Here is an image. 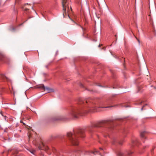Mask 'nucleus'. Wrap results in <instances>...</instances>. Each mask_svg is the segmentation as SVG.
Segmentation results:
<instances>
[{
	"label": "nucleus",
	"mask_w": 156,
	"mask_h": 156,
	"mask_svg": "<svg viewBox=\"0 0 156 156\" xmlns=\"http://www.w3.org/2000/svg\"><path fill=\"white\" fill-rule=\"evenodd\" d=\"M96 101L91 98H88L84 101L81 99L79 100L80 104L85 103L87 105L88 107L89 108V110L87 112L82 111L80 109H76L72 110L68 114L69 118L68 119L77 118L79 115H82L83 113L87 112H88L95 110L97 106L96 105Z\"/></svg>",
	"instance_id": "nucleus-1"
},
{
	"label": "nucleus",
	"mask_w": 156,
	"mask_h": 156,
	"mask_svg": "<svg viewBox=\"0 0 156 156\" xmlns=\"http://www.w3.org/2000/svg\"><path fill=\"white\" fill-rule=\"evenodd\" d=\"M83 130H78L74 131L73 133L69 132L67 134V136L70 142L74 146H77L79 144V141L78 138L80 136L82 137H84Z\"/></svg>",
	"instance_id": "nucleus-2"
},
{
	"label": "nucleus",
	"mask_w": 156,
	"mask_h": 156,
	"mask_svg": "<svg viewBox=\"0 0 156 156\" xmlns=\"http://www.w3.org/2000/svg\"><path fill=\"white\" fill-rule=\"evenodd\" d=\"M62 5L63 10V15L64 17H65L66 16H67L69 17L68 15L69 8L68 3L67 0H62Z\"/></svg>",
	"instance_id": "nucleus-3"
},
{
	"label": "nucleus",
	"mask_w": 156,
	"mask_h": 156,
	"mask_svg": "<svg viewBox=\"0 0 156 156\" xmlns=\"http://www.w3.org/2000/svg\"><path fill=\"white\" fill-rule=\"evenodd\" d=\"M40 88H42L43 90H47L48 92H54V90L52 88H51L48 87H45L44 85H41L40 87Z\"/></svg>",
	"instance_id": "nucleus-4"
},
{
	"label": "nucleus",
	"mask_w": 156,
	"mask_h": 156,
	"mask_svg": "<svg viewBox=\"0 0 156 156\" xmlns=\"http://www.w3.org/2000/svg\"><path fill=\"white\" fill-rule=\"evenodd\" d=\"M119 106H121L122 107V104L121 103L119 104H118L115 105H114V106H108V107H102V108H111V107H119ZM99 108H102V107H98Z\"/></svg>",
	"instance_id": "nucleus-5"
},
{
	"label": "nucleus",
	"mask_w": 156,
	"mask_h": 156,
	"mask_svg": "<svg viewBox=\"0 0 156 156\" xmlns=\"http://www.w3.org/2000/svg\"><path fill=\"white\" fill-rule=\"evenodd\" d=\"M42 145L43 147H41L40 146L39 147H38L39 149H42L45 150H47L48 149V147H45L43 144H42Z\"/></svg>",
	"instance_id": "nucleus-6"
},
{
	"label": "nucleus",
	"mask_w": 156,
	"mask_h": 156,
	"mask_svg": "<svg viewBox=\"0 0 156 156\" xmlns=\"http://www.w3.org/2000/svg\"><path fill=\"white\" fill-rule=\"evenodd\" d=\"M145 133H146V132L145 131H144V132H141L140 133V137L142 138H144L145 135Z\"/></svg>",
	"instance_id": "nucleus-7"
},
{
	"label": "nucleus",
	"mask_w": 156,
	"mask_h": 156,
	"mask_svg": "<svg viewBox=\"0 0 156 156\" xmlns=\"http://www.w3.org/2000/svg\"><path fill=\"white\" fill-rule=\"evenodd\" d=\"M116 141V138L115 137H113L112 138V144H114V142Z\"/></svg>",
	"instance_id": "nucleus-8"
},
{
	"label": "nucleus",
	"mask_w": 156,
	"mask_h": 156,
	"mask_svg": "<svg viewBox=\"0 0 156 156\" xmlns=\"http://www.w3.org/2000/svg\"><path fill=\"white\" fill-rule=\"evenodd\" d=\"M67 119V118L64 117H61L59 119H58V120H65L66 119Z\"/></svg>",
	"instance_id": "nucleus-9"
},
{
	"label": "nucleus",
	"mask_w": 156,
	"mask_h": 156,
	"mask_svg": "<svg viewBox=\"0 0 156 156\" xmlns=\"http://www.w3.org/2000/svg\"><path fill=\"white\" fill-rule=\"evenodd\" d=\"M123 155V154L122 152H120L118 154V156H122Z\"/></svg>",
	"instance_id": "nucleus-10"
},
{
	"label": "nucleus",
	"mask_w": 156,
	"mask_h": 156,
	"mask_svg": "<svg viewBox=\"0 0 156 156\" xmlns=\"http://www.w3.org/2000/svg\"><path fill=\"white\" fill-rule=\"evenodd\" d=\"M4 55H0V60H3V58H4Z\"/></svg>",
	"instance_id": "nucleus-11"
},
{
	"label": "nucleus",
	"mask_w": 156,
	"mask_h": 156,
	"mask_svg": "<svg viewBox=\"0 0 156 156\" xmlns=\"http://www.w3.org/2000/svg\"><path fill=\"white\" fill-rule=\"evenodd\" d=\"M138 143V141H137V140H135V141H132V143L134 144H136V143Z\"/></svg>",
	"instance_id": "nucleus-12"
},
{
	"label": "nucleus",
	"mask_w": 156,
	"mask_h": 156,
	"mask_svg": "<svg viewBox=\"0 0 156 156\" xmlns=\"http://www.w3.org/2000/svg\"><path fill=\"white\" fill-rule=\"evenodd\" d=\"M50 64L51 63H49L47 65H46L45 66V67L48 69V66L50 65Z\"/></svg>",
	"instance_id": "nucleus-13"
},
{
	"label": "nucleus",
	"mask_w": 156,
	"mask_h": 156,
	"mask_svg": "<svg viewBox=\"0 0 156 156\" xmlns=\"http://www.w3.org/2000/svg\"><path fill=\"white\" fill-rule=\"evenodd\" d=\"M14 12L15 14H16L17 13V11L16 9H15L14 8Z\"/></svg>",
	"instance_id": "nucleus-14"
},
{
	"label": "nucleus",
	"mask_w": 156,
	"mask_h": 156,
	"mask_svg": "<svg viewBox=\"0 0 156 156\" xmlns=\"http://www.w3.org/2000/svg\"><path fill=\"white\" fill-rule=\"evenodd\" d=\"M136 38L137 41H138V42L140 44V41L138 39H137V38Z\"/></svg>",
	"instance_id": "nucleus-15"
},
{
	"label": "nucleus",
	"mask_w": 156,
	"mask_h": 156,
	"mask_svg": "<svg viewBox=\"0 0 156 156\" xmlns=\"http://www.w3.org/2000/svg\"><path fill=\"white\" fill-rule=\"evenodd\" d=\"M99 149L101 151H103V149L102 148H101V147H100L99 148Z\"/></svg>",
	"instance_id": "nucleus-16"
},
{
	"label": "nucleus",
	"mask_w": 156,
	"mask_h": 156,
	"mask_svg": "<svg viewBox=\"0 0 156 156\" xmlns=\"http://www.w3.org/2000/svg\"><path fill=\"white\" fill-rule=\"evenodd\" d=\"M20 122H21V123H23L24 125H25V124L24 122H23L22 121V120H21V121H20Z\"/></svg>",
	"instance_id": "nucleus-17"
},
{
	"label": "nucleus",
	"mask_w": 156,
	"mask_h": 156,
	"mask_svg": "<svg viewBox=\"0 0 156 156\" xmlns=\"http://www.w3.org/2000/svg\"><path fill=\"white\" fill-rule=\"evenodd\" d=\"M144 106H143V107L142 108L141 110H142L144 108Z\"/></svg>",
	"instance_id": "nucleus-18"
},
{
	"label": "nucleus",
	"mask_w": 156,
	"mask_h": 156,
	"mask_svg": "<svg viewBox=\"0 0 156 156\" xmlns=\"http://www.w3.org/2000/svg\"><path fill=\"white\" fill-rule=\"evenodd\" d=\"M101 126H96L97 127H101Z\"/></svg>",
	"instance_id": "nucleus-19"
},
{
	"label": "nucleus",
	"mask_w": 156,
	"mask_h": 156,
	"mask_svg": "<svg viewBox=\"0 0 156 156\" xmlns=\"http://www.w3.org/2000/svg\"><path fill=\"white\" fill-rule=\"evenodd\" d=\"M103 123H104V122H101V124H103Z\"/></svg>",
	"instance_id": "nucleus-20"
},
{
	"label": "nucleus",
	"mask_w": 156,
	"mask_h": 156,
	"mask_svg": "<svg viewBox=\"0 0 156 156\" xmlns=\"http://www.w3.org/2000/svg\"><path fill=\"white\" fill-rule=\"evenodd\" d=\"M133 153V152H131V153H129V154H131Z\"/></svg>",
	"instance_id": "nucleus-21"
},
{
	"label": "nucleus",
	"mask_w": 156,
	"mask_h": 156,
	"mask_svg": "<svg viewBox=\"0 0 156 156\" xmlns=\"http://www.w3.org/2000/svg\"><path fill=\"white\" fill-rule=\"evenodd\" d=\"M31 152L33 154H34V151Z\"/></svg>",
	"instance_id": "nucleus-22"
},
{
	"label": "nucleus",
	"mask_w": 156,
	"mask_h": 156,
	"mask_svg": "<svg viewBox=\"0 0 156 156\" xmlns=\"http://www.w3.org/2000/svg\"><path fill=\"white\" fill-rule=\"evenodd\" d=\"M10 1V0H6V2H7V1Z\"/></svg>",
	"instance_id": "nucleus-23"
},
{
	"label": "nucleus",
	"mask_w": 156,
	"mask_h": 156,
	"mask_svg": "<svg viewBox=\"0 0 156 156\" xmlns=\"http://www.w3.org/2000/svg\"><path fill=\"white\" fill-rule=\"evenodd\" d=\"M28 9H25V10L27 11V10H28Z\"/></svg>",
	"instance_id": "nucleus-24"
},
{
	"label": "nucleus",
	"mask_w": 156,
	"mask_h": 156,
	"mask_svg": "<svg viewBox=\"0 0 156 156\" xmlns=\"http://www.w3.org/2000/svg\"><path fill=\"white\" fill-rule=\"evenodd\" d=\"M28 5V3L25 4V5Z\"/></svg>",
	"instance_id": "nucleus-25"
},
{
	"label": "nucleus",
	"mask_w": 156,
	"mask_h": 156,
	"mask_svg": "<svg viewBox=\"0 0 156 156\" xmlns=\"http://www.w3.org/2000/svg\"><path fill=\"white\" fill-rule=\"evenodd\" d=\"M154 88L156 90V87H154Z\"/></svg>",
	"instance_id": "nucleus-26"
},
{
	"label": "nucleus",
	"mask_w": 156,
	"mask_h": 156,
	"mask_svg": "<svg viewBox=\"0 0 156 156\" xmlns=\"http://www.w3.org/2000/svg\"><path fill=\"white\" fill-rule=\"evenodd\" d=\"M70 9H71V10H72V8L71 7H70Z\"/></svg>",
	"instance_id": "nucleus-27"
},
{
	"label": "nucleus",
	"mask_w": 156,
	"mask_h": 156,
	"mask_svg": "<svg viewBox=\"0 0 156 156\" xmlns=\"http://www.w3.org/2000/svg\"><path fill=\"white\" fill-rule=\"evenodd\" d=\"M119 144H121V143H119Z\"/></svg>",
	"instance_id": "nucleus-28"
},
{
	"label": "nucleus",
	"mask_w": 156,
	"mask_h": 156,
	"mask_svg": "<svg viewBox=\"0 0 156 156\" xmlns=\"http://www.w3.org/2000/svg\"><path fill=\"white\" fill-rule=\"evenodd\" d=\"M16 2L17 1V0H16Z\"/></svg>",
	"instance_id": "nucleus-29"
},
{
	"label": "nucleus",
	"mask_w": 156,
	"mask_h": 156,
	"mask_svg": "<svg viewBox=\"0 0 156 156\" xmlns=\"http://www.w3.org/2000/svg\"><path fill=\"white\" fill-rule=\"evenodd\" d=\"M81 28H82V29H83V27H81Z\"/></svg>",
	"instance_id": "nucleus-30"
},
{
	"label": "nucleus",
	"mask_w": 156,
	"mask_h": 156,
	"mask_svg": "<svg viewBox=\"0 0 156 156\" xmlns=\"http://www.w3.org/2000/svg\"><path fill=\"white\" fill-rule=\"evenodd\" d=\"M98 46L100 47V45H99Z\"/></svg>",
	"instance_id": "nucleus-31"
},
{
	"label": "nucleus",
	"mask_w": 156,
	"mask_h": 156,
	"mask_svg": "<svg viewBox=\"0 0 156 156\" xmlns=\"http://www.w3.org/2000/svg\"><path fill=\"white\" fill-rule=\"evenodd\" d=\"M94 154V152H93Z\"/></svg>",
	"instance_id": "nucleus-32"
},
{
	"label": "nucleus",
	"mask_w": 156,
	"mask_h": 156,
	"mask_svg": "<svg viewBox=\"0 0 156 156\" xmlns=\"http://www.w3.org/2000/svg\"><path fill=\"white\" fill-rule=\"evenodd\" d=\"M106 6H107V8H108V6H107V5H106Z\"/></svg>",
	"instance_id": "nucleus-33"
}]
</instances>
